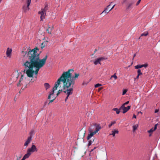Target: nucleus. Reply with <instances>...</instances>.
Returning <instances> with one entry per match:
<instances>
[{"label":"nucleus","instance_id":"obj_1","mask_svg":"<svg viewBox=\"0 0 160 160\" xmlns=\"http://www.w3.org/2000/svg\"><path fill=\"white\" fill-rule=\"evenodd\" d=\"M39 51L36 47L32 50L29 49L26 56L28 60L22 64L25 68L23 72L29 78H33L34 73L37 75L39 69L46 63L48 56L46 55L43 58L40 59V53H37Z\"/></svg>","mask_w":160,"mask_h":160},{"label":"nucleus","instance_id":"obj_2","mask_svg":"<svg viewBox=\"0 0 160 160\" xmlns=\"http://www.w3.org/2000/svg\"><path fill=\"white\" fill-rule=\"evenodd\" d=\"M74 71L72 69H68L67 71L64 72L62 74L60 77L58 79L57 81L55 83L54 86L52 89V91L50 92L49 94L48 98L50 99L51 96L53 95L54 93L55 90L57 89V88L60 84V82H62L63 83V86L62 89L60 90H59L57 94V96H58L62 92H63V89L64 88V86L67 85L69 86L70 84H71V87H73L75 84V80L78 78L79 75L78 73H75L74 76H72V73Z\"/></svg>","mask_w":160,"mask_h":160},{"label":"nucleus","instance_id":"obj_3","mask_svg":"<svg viewBox=\"0 0 160 160\" xmlns=\"http://www.w3.org/2000/svg\"><path fill=\"white\" fill-rule=\"evenodd\" d=\"M101 126L99 123H92L90 127V131L91 132L88 134L87 137V139L88 141V146L91 145L94 141V139L92 140H90L91 138L97 132H98L101 129Z\"/></svg>","mask_w":160,"mask_h":160},{"label":"nucleus","instance_id":"obj_4","mask_svg":"<svg viewBox=\"0 0 160 160\" xmlns=\"http://www.w3.org/2000/svg\"><path fill=\"white\" fill-rule=\"evenodd\" d=\"M69 85V86H67V85L64 86V88L63 89V92L66 93L67 95L65 99V102L67 101L69 96L73 93V87H71V84H70Z\"/></svg>","mask_w":160,"mask_h":160},{"label":"nucleus","instance_id":"obj_5","mask_svg":"<svg viewBox=\"0 0 160 160\" xmlns=\"http://www.w3.org/2000/svg\"><path fill=\"white\" fill-rule=\"evenodd\" d=\"M48 5L46 4L44 8H42L41 11L38 12V13L41 14L40 19L41 21H42L43 19L45 18V16L46 15V12L48 10Z\"/></svg>","mask_w":160,"mask_h":160},{"label":"nucleus","instance_id":"obj_6","mask_svg":"<svg viewBox=\"0 0 160 160\" xmlns=\"http://www.w3.org/2000/svg\"><path fill=\"white\" fill-rule=\"evenodd\" d=\"M31 0H26V3L22 7V11L27 12L29 9V6L30 5Z\"/></svg>","mask_w":160,"mask_h":160},{"label":"nucleus","instance_id":"obj_7","mask_svg":"<svg viewBox=\"0 0 160 160\" xmlns=\"http://www.w3.org/2000/svg\"><path fill=\"white\" fill-rule=\"evenodd\" d=\"M38 150L36 146L33 144L31 147L28 149L27 151L31 154L32 153L35 152H37Z\"/></svg>","mask_w":160,"mask_h":160},{"label":"nucleus","instance_id":"obj_8","mask_svg":"<svg viewBox=\"0 0 160 160\" xmlns=\"http://www.w3.org/2000/svg\"><path fill=\"white\" fill-rule=\"evenodd\" d=\"M131 108V106H128L127 107H125L124 105H122V106L120 108V109L123 110L122 112L123 113H125L127 112Z\"/></svg>","mask_w":160,"mask_h":160},{"label":"nucleus","instance_id":"obj_9","mask_svg":"<svg viewBox=\"0 0 160 160\" xmlns=\"http://www.w3.org/2000/svg\"><path fill=\"white\" fill-rule=\"evenodd\" d=\"M115 5L114 4V5H113V6L112 7V8L110 9L109 10H108V8H109V7L110 6V4L109 5H108V6H107V8H106L101 13V14H103L104 13H105V14H106V13H108V12H109V11H110L111 10H112V9H113V8H114V6H115ZM106 15V14H105L104 16H105V15Z\"/></svg>","mask_w":160,"mask_h":160},{"label":"nucleus","instance_id":"obj_10","mask_svg":"<svg viewBox=\"0 0 160 160\" xmlns=\"http://www.w3.org/2000/svg\"><path fill=\"white\" fill-rule=\"evenodd\" d=\"M32 137L31 136L29 137L28 139H27L26 141L25 142L24 144V146L26 148L28 144L30 143Z\"/></svg>","mask_w":160,"mask_h":160},{"label":"nucleus","instance_id":"obj_11","mask_svg":"<svg viewBox=\"0 0 160 160\" xmlns=\"http://www.w3.org/2000/svg\"><path fill=\"white\" fill-rule=\"evenodd\" d=\"M12 50L11 48H8L7 49L6 52V55L7 57L9 58H10L11 57V54L12 52Z\"/></svg>","mask_w":160,"mask_h":160},{"label":"nucleus","instance_id":"obj_12","mask_svg":"<svg viewBox=\"0 0 160 160\" xmlns=\"http://www.w3.org/2000/svg\"><path fill=\"white\" fill-rule=\"evenodd\" d=\"M148 66V64L147 63H146L144 64L138 65H137L135 66V68L136 69H138L139 68H141L143 67H144L145 68H146Z\"/></svg>","mask_w":160,"mask_h":160},{"label":"nucleus","instance_id":"obj_13","mask_svg":"<svg viewBox=\"0 0 160 160\" xmlns=\"http://www.w3.org/2000/svg\"><path fill=\"white\" fill-rule=\"evenodd\" d=\"M53 29V26H52L51 27L50 26L48 25V28L46 30L47 32L50 34H51L52 33V32Z\"/></svg>","mask_w":160,"mask_h":160},{"label":"nucleus","instance_id":"obj_14","mask_svg":"<svg viewBox=\"0 0 160 160\" xmlns=\"http://www.w3.org/2000/svg\"><path fill=\"white\" fill-rule=\"evenodd\" d=\"M133 4V2H128L126 6V10L128 11L130 10L132 8V6Z\"/></svg>","mask_w":160,"mask_h":160},{"label":"nucleus","instance_id":"obj_15","mask_svg":"<svg viewBox=\"0 0 160 160\" xmlns=\"http://www.w3.org/2000/svg\"><path fill=\"white\" fill-rule=\"evenodd\" d=\"M157 128V124H156L154 128H151L150 130H148V132L149 133H152L154 131H155Z\"/></svg>","mask_w":160,"mask_h":160},{"label":"nucleus","instance_id":"obj_16","mask_svg":"<svg viewBox=\"0 0 160 160\" xmlns=\"http://www.w3.org/2000/svg\"><path fill=\"white\" fill-rule=\"evenodd\" d=\"M119 131L118 130H114L112 131V133L110 134V135H112L113 137L116 134H118Z\"/></svg>","mask_w":160,"mask_h":160},{"label":"nucleus","instance_id":"obj_17","mask_svg":"<svg viewBox=\"0 0 160 160\" xmlns=\"http://www.w3.org/2000/svg\"><path fill=\"white\" fill-rule=\"evenodd\" d=\"M48 42L47 41L46 42H42L40 45V47L42 49H43L45 47L46 45V43Z\"/></svg>","mask_w":160,"mask_h":160},{"label":"nucleus","instance_id":"obj_18","mask_svg":"<svg viewBox=\"0 0 160 160\" xmlns=\"http://www.w3.org/2000/svg\"><path fill=\"white\" fill-rule=\"evenodd\" d=\"M31 154L30 153H29V152H28L27 151V153L23 157L24 158H25V159H26L27 158H28L31 155Z\"/></svg>","mask_w":160,"mask_h":160},{"label":"nucleus","instance_id":"obj_19","mask_svg":"<svg viewBox=\"0 0 160 160\" xmlns=\"http://www.w3.org/2000/svg\"><path fill=\"white\" fill-rule=\"evenodd\" d=\"M113 110L116 112L117 114H119L120 112V110L121 109H118V108H115L113 109Z\"/></svg>","mask_w":160,"mask_h":160},{"label":"nucleus","instance_id":"obj_20","mask_svg":"<svg viewBox=\"0 0 160 160\" xmlns=\"http://www.w3.org/2000/svg\"><path fill=\"white\" fill-rule=\"evenodd\" d=\"M138 125L136 124L135 125H134L132 126L133 131V132H134L137 129L138 127Z\"/></svg>","mask_w":160,"mask_h":160},{"label":"nucleus","instance_id":"obj_21","mask_svg":"<svg viewBox=\"0 0 160 160\" xmlns=\"http://www.w3.org/2000/svg\"><path fill=\"white\" fill-rule=\"evenodd\" d=\"M94 64L95 65H97L98 63H99L100 64H101L100 63V61L99 60V59L98 58L94 62Z\"/></svg>","mask_w":160,"mask_h":160},{"label":"nucleus","instance_id":"obj_22","mask_svg":"<svg viewBox=\"0 0 160 160\" xmlns=\"http://www.w3.org/2000/svg\"><path fill=\"white\" fill-rule=\"evenodd\" d=\"M44 87L46 90L50 88V85L48 83H46L44 84Z\"/></svg>","mask_w":160,"mask_h":160},{"label":"nucleus","instance_id":"obj_23","mask_svg":"<svg viewBox=\"0 0 160 160\" xmlns=\"http://www.w3.org/2000/svg\"><path fill=\"white\" fill-rule=\"evenodd\" d=\"M148 32H145L144 33H142L141 34V36L140 37H139V39H140V38L142 36H147V35H148Z\"/></svg>","mask_w":160,"mask_h":160},{"label":"nucleus","instance_id":"obj_24","mask_svg":"<svg viewBox=\"0 0 160 160\" xmlns=\"http://www.w3.org/2000/svg\"><path fill=\"white\" fill-rule=\"evenodd\" d=\"M116 123V122L115 121L112 122L111 124H109L108 125V127L109 128H110L114 124H115Z\"/></svg>","mask_w":160,"mask_h":160},{"label":"nucleus","instance_id":"obj_25","mask_svg":"<svg viewBox=\"0 0 160 160\" xmlns=\"http://www.w3.org/2000/svg\"><path fill=\"white\" fill-rule=\"evenodd\" d=\"M138 74L139 75H141L142 74V73L141 72V71L140 69H138L137 71Z\"/></svg>","mask_w":160,"mask_h":160},{"label":"nucleus","instance_id":"obj_26","mask_svg":"<svg viewBox=\"0 0 160 160\" xmlns=\"http://www.w3.org/2000/svg\"><path fill=\"white\" fill-rule=\"evenodd\" d=\"M34 134V131L33 130H32L30 133V136H31V137H32V136L33 134Z\"/></svg>","mask_w":160,"mask_h":160},{"label":"nucleus","instance_id":"obj_27","mask_svg":"<svg viewBox=\"0 0 160 160\" xmlns=\"http://www.w3.org/2000/svg\"><path fill=\"white\" fill-rule=\"evenodd\" d=\"M52 100H51V99H50V102L48 104H49V103H50L52 102H53V101H54V100L56 98V97H52Z\"/></svg>","mask_w":160,"mask_h":160},{"label":"nucleus","instance_id":"obj_28","mask_svg":"<svg viewBox=\"0 0 160 160\" xmlns=\"http://www.w3.org/2000/svg\"><path fill=\"white\" fill-rule=\"evenodd\" d=\"M99 58V60H100V61H103L104 60H105V59H107V58H105L104 57H100V58Z\"/></svg>","mask_w":160,"mask_h":160},{"label":"nucleus","instance_id":"obj_29","mask_svg":"<svg viewBox=\"0 0 160 160\" xmlns=\"http://www.w3.org/2000/svg\"><path fill=\"white\" fill-rule=\"evenodd\" d=\"M101 86H102V85L101 84H100L99 83H98V84H96L95 85V88H96L98 87H100Z\"/></svg>","mask_w":160,"mask_h":160},{"label":"nucleus","instance_id":"obj_30","mask_svg":"<svg viewBox=\"0 0 160 160\" xmlns=\"http://www.w3.org/2000/svg\"><path fill=\"white\" fill-rule=\"evenodd\" d=\"M111 77L114 78L115 79H117L118 78L117 76L115 74L112 76Z\"/></svg>","mask_w":160,"mask_h":160},{"label":"nucleus","instance_id":"obj_31","mask_svg":"<svg viewBox=\"0 0 160 160\" xmlns=\"http://www.w3.org/2000/svg\"><path fill=\"white\" fill-rule=\"evenodd\" d=\"M23 77H24L23 75H21V78L20 79L19 81L20 82H21V81L22 80Z\"/></svg>","mask_w":160,"mask_h":160},{"label":"nucleus","instance_id":"obj_32","mask_svg":"<svg viewBox=\"0 0 160 160\" xmlns=\"http://www.w3.org/2000/svg\"><path fill=\"white\" fill-rule=\"evenodd\" d=\"M127 90L126 89H125L123 90V92H122V95H124L127 92Z\"/></svg>","mask_w":160,"mask_h":160},{"label":"nucleus","instance_id":"obj_33","mask_svg":"<svg viewBox=\"0 0 160 160\" xmlns=\"http://www.w3.org/2000/svg\"><path fill=\"white\" fill-rule=\"evenodd\" d=\"M22 54L23 55H26L27 54V52H24V51H22Z\"/></svg>","mask_w":160,"mask_h":160},{"label":"nucleus","instance_id":"obj_34","mask_svg":"<svg viewBox=\"0 0 160 160\" xmlns=\"http://www.w3.org/2000/svg\"><path fill=\"white\" fill-rule=\"evenodd\" d=\"M141 1V0H138L136 3V5H138L139 4V3H140Z\"/></svg>","mask_w":160,"mask_h":160},{"label":"nucleus","instance_id":"obj_35","mask_svg":"<svg viewBox=\"0 0 160 160\" xmlns=\"http://www.w3.org/2000/svg\"><path fill=\"white\" fill-rule=\"evenodd\" d=\"M129 102L128 101L127 102H126L125 103L123 104L122 105H124V106H125V105L128 104Z\"/></svg>","mask_w":160,"mask_h":160},{"label":"nucleus","instance_id":"obj_36","mask_svg":"<svg viewBox=\"0 0 160 160\" xmlns=\"http://www.w3.org/2000/svg\"><path fill=\"white\" fill-rule=\"evenodd\" d=\"M21 85V84L20 83V82H19V83L18 84H17V86L18 87H19V86H20Z\"/></svg>","mask_w":160,"mask_h":160},{"label":"nucleus","instance_id":"obj_37","mask_svg":"<svg viewBox=\"0 0 160 160\" xmlns=\"http://www.w3.org/2000/svg\"><path fill=\"white\" fill-rule=\"evenodd\" d=\"M140 75H139L138 74L137 77H136V79H138V78H139V76H140Z\"/></svg>","mask_w":160,"mask_h":160},{"label":"nucleus","instance_id":"obj_38","mask_svg":"<svg viewBox=\"0 0 160 160\" xmlns=\"http://www.w3.org/2000/svg\"><path fill=\"white\" fill-rule=\"evenodd\" d=\"M159 110L158 109H156L155 111V113H157L158 112Z\"/></svg>","mask_w":160,"mask_h":160},{"label":"nucleus","instance_id":"obj_39","mask_svg":"<svg viewBox=\"0 0 160 160\" xmlns=\"http://www.w3.org/2000/svg\"><path fill=\"white\" fill-rule=\"evenodd\" d=\"M133 118H136V116L135 115V114H134L133 115Z\"/></svg>","mask_w":160,"mask_h":160},{"label":"nucleus","instance_id":"obj_40","mask_svg":"<svg viewBox=\"0 0 160 160\" xmlns=\"http://www.w3.org/2000/svg\"><path fill=\"white\" fill-rule=\"evenodd\" d=\"M135 56H136V54H135L134 55L133 57V58L132 59H134V58L135 57Z\"/></svg>","mask_w":160,"mask_h":160},{"label":"nucleus","instance_id":"obj_41","mask_svg":"<svg viewBox=\"0 0 160 160\" xmlns=\"http://www.w3.org/2000/svg\"><path fill=\"white\" fill-rule=\"evenodd\" d=\"M102 89V88H99V91H100V90H101V89Z\"/></svg>","mask_w":160,"mask_h":160},{"label":"nucleus","instance_id":"obj_42","mask_svg":"<svg viewBox=\"0 0 160 160\" xmlns=\"http://www.w3.org/2000/svg\"><path fill=\"white\" fill-rule=\"evenodd\" d=\"M141 113V114H142V112H138V113Z\"/></svg>","mask_w":160,"mask_h":160},{"label":"nucleus","instance_id":"obj_43","mask_svg":"<svg viewBox=\"0 0 160 160\" xmlns=\"http://www.w3.org/2000/svg\"><path fill=\"white\" fill-rule=\"evenodd\" d=\"M25 159L23 157L22 158V159H21V160H25Z\"/></svg>","mask_w":160,"mask_h":160},{"label":"nucleus","instance_id":"obj_44","mask_svg":"<svg viewBox=\"0 0 160 160\" xmlns=\"http://www.w3.org/2000/svg\"><path fill=\"white\" fill-rule=\"evenodd\" d=\"M51 97H52H52H54L53 96V95L51 96Z\"/></svg>","mask_w":160,"mask_h":160},{"label":"nucleus","instance_id":"obj_45","mask_svg":"<svg viewBox=\"0 0 160 160\" xmlns=\"http://www.w3.org/2000/svg\"><path fill=\"white\" fill-rule=\"evenodd\" d=\"M126 1V0H124L123 3L124 2Z\"/></svg>","mask_w":160,"mask_h":160},{"label":"nucleus","instance_id":"obj_46","mask_svg":"<svg viewBox=\"0 0 160 160\" xmlns=\"http://www.w3.org/2000/svg\"><path fill=\"white\" fill-rule=\"evenodd\" d=\"M93 149H92V150H91V151H93Z\"/></svg>","mask_w":160,"mask_h":160},{"label":"nucleus","instance_id":"obj_47","mask_svg":"<svg viewBox=\"0 0 160 160\" xmlns=\"http://www.w3.org/2000/svg\"><path fill=\"white\" fill-rule=\"evenodd\" d=\"M97 51V50L96 49H95V51H94V52H96V51Z\"/></svg>","mask_w":160,"mask_h":160},{"label":"nucleus","instance_id":"obj_48","mask_svg":"<svg viewBox=\"0 0 160 160\" xmlns=\"http://www.w3.org/2000/svg\"><path fill=\"white\" fill-rule=\"evenodd\" d=\"M2 0H0V3L1 2V1H2Z\"/></svg>","mask_w":160,"mask_h":160},{"label":"nucleus","instance_id":"obj_49","mask_svg":"<svg viewBox=\"0 0 160 160\" xmlns=\"http://www.w3.org/2000/svg\"><path fill=\"white\" fill-rule=\"evenodd\" d=\"M109 8H108V10H109Z\"/></svg>","mask_w":160,"mask_h":160},{"label":"nucleus","instance_id":"obj_50","mask_svg":"<svg viewBox=\"0 0 160 160\" xmlns=\"http://www.w3.org/2000/svg\"><path fill=\"white\" fill-rule=\"evenodd\" d=\"M151 136V134H150L149 135V136Z\"/></svg>","mask_w":160,"mask_h":160},{"label":"nucleus","instance_id":"obj_51","mask_svg":"<svg viewBox=\"0 0 160 160\" xmlns=\"http://www.w3.org/2000/svg\"><path fill=\"white\" fill-rule=\"evenodd\" d=\"M17 160H19V159H17Z\"/></svg>","mask_w":160,"mask_h":160},{"label":"nucleus","instance_id":"obj_52","mask_svg":"<svg viewBox=\"0 0 160 160\" xmlns=\"http://www.w3.org/2000/svg\"><path fill=\"white\" fill-rule=\"evenodd\" d=\"M96 148V147H94V149H95Z\"/></svg>","mask_w":160,"mask_h":160},{"label":"nucleus","instance_id":"obj_53","mask_svg":"<svg viewBox=\"0 0 160 160\" xmlns=\"http://www.w3.org/2000/svg\"><path fill=\"white\" fill-rule=\"evenodd\" d=\"M19 93H20V91H19Z\"/></svg>","mask_w":160,"mask_h":160},{"label":"nucleus","instance_id":"obj_54","mask_svg":"<svg viewBox=\"0 0 160 160\" xmlns=\"http://www.w3.org/2000/svg\"><path fill=\"white\" fill-rule=\"evenodd\" d=\"M159 42H160V40H159Z\"/></svg>","mask_w":160,"mask_h":160}]
</instances>
